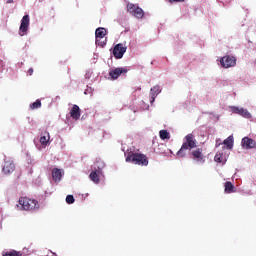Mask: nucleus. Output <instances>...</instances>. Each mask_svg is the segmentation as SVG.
<instances>
[{
	"label": "nucleus",
	"instance_id": "f257e3e1",
	"mask_svg": "<svg viewBox=\"0 0 256 256\" xmlns=\"http://www.w3.org/2000/svg\"><path fill=\"white\" fill-rule=\"evenodd\" d=\"M128 163H134V165H140V167H147L149 165V158L147 155L141 153H131L126 157Z\"/></svg>",
	"mask_w": 256,
	"mask_h": 256
},
{
	"label": "nucleus",
	"instance_id": "f03ea898",
	"mask_svg": "<svg viewBox=\"0 0 256 256\" xmlns=\"http://www.w3.org/2000/svg\"><path fill=\"white\" fill-rule=\"evenodd\" d=\"M22 211H37L39 209V201L28 197H21L18 201Z\"/></svg>",
	"mask_w": 256,
	"mask_h": 256
},
{
	"label": "nucleus",
	"instance_id": "7ed1b4c3",
	"mask_svg": "<svg viewBox=\"0 0 256 256\" xmlns=\"http://www.w3.org/2000/svg\"><path fill=\"white\" fill-rule=\"evenodd\" d=\"M127 11L130 15L136 17V19H143V17H145V12L143 11V9L136 4L128 3Z\"/></svg>",
	"mask_w": 256,
	"mask_h": 256
},
{
	"label": "nucleus",
	"instance_id": "20e7f679",
	"mask_svg": "<svg viewBox=\"0 0 256 256\" xmlns=\"http://www.w3.org/2000/svg\"><path fill=\"white\" fill-rule=\"evenodd\" d=\"M220 64L224 69H229L230 67H235L237 65V58L234 56L226 55L221 58Z\"/></svg>",
	"mask_w": 256,
	"mask_h": 256
},
{
	"label": "nucleus",
	"instance_id": "39448f33",
	"mask_svg": "<svg viewBox=\"0 0 256 256\" xmlns=\"http://www.w3.org/2000/svg\"><path fill=\"white\" fill-rule=\"evenodd\" d=\"M29 23H30L29 15H24L19 27L20 37H25V35H27V32L29 31Z\"/></svg>",
	"mask_w": 256,
	"mask_h": 256
},
{
	"label": "nucleus",
	"instance_id": "423d86ee",
	"mask_svg": "<svg viewBox=\"0 0 256 256\" xmlns=\"http://www.w3.org/2000/svg\"><path fill=\"white\" fill-rule=\"evenodd\" d=\"M182 145L188 148L189 151H191V149H195V147H197V139H195V135H193L192 133L186 135L185 142H183Z\"/></svg>",
	"mask_w": 256,
	"mask_h": 256
},
{
	"label": "nucleus",
	"instance_id": "0eeeda50",
	"mask_svg": "<svg viewBox=\"0 0 256 256\" xmlns=\"http://www.w3.org/2000/svg\"><path fill=\"white\" fill-rule=\"evenodd\" d=\"M127 52V47L123 43L117 44L113 49V55L116 59H123V55Z\"/></svg>",
	"mask_w": 256,
	"mask_h": 256
},
{
	"label": "nucleus",
	"instance_id": "6e6552de",
	"mask_svg": "<svg viewBox=\"0 0 256 256\" xmlns=\"http://www.w3.org/2000/svg\"><path fill=\"white\" fill-rule=\"evenodd\" d=\"M242 149H255L256 141L253 138L244 137L241 141Z\"/></svg>",
	"mask_w": 256,
	"mask_h": 256
},
{
	"label": "nucleus",
	"instance_id": "1a4fd4ad",
	"mask_svg": "<svg viewBox=\"0 0 256 256\" xmlns=\"http://www.w3.org/2000/svg\"><path fill=\"white\" fill-rule=\"evenodd\" d=\"M192 159L198 163H205V156L203 155V149L198 148L191 152Z\"/></svg>",
	"mask_w": 256,
	"mask_h": 256
},
{
	"label": "nucleus",
	"instance_id": "9d476101",
	"mask_svg": "<svg viewBox=\"0 0 256 256\" xmlns=\"http://www.w3.org/2000/svg\"><path fill=\"white\" fill-rule=\"evenodd\" d=\"M125 73H127L126 68H115L109 72V75L112 79H119V77Z\"/></svg>",
	"mask_w": 256,
	"mask_h": 256
},
{
	"label": "nucleus",
	"instance_id": "9b49d317",
	"mask_svg": "<svg viewBox=\"0 0 256 256\" xmlns=\"http://www.w3.org/2000/svg\"><path fill=\"white\" fill-rule=\"evenodd\" d=\"M70 117H72L75 121L81 118V108L74 104L72 109L70 110Z\"/></svg>",
	"mask_w": 256,
	"mask_h": 256
},
{
	"label": "nucleus",
	"instance_id": "f8f14e48",
	"mask_svg": "<svg viewBox=\"0 0 256 256\" xmlns=\"http://www.w3.org/2000/svg\"><path fill=\"white\" fill-rule=\"evenodd\" d=\"M63 177V171L59 168H54L52 170V179L53 181L57 182V181H61Z\"/></svg>",
	"mask_w": 256,
	"mask_h": 256
},
{
	"label": "nucleus",
	"instance_id": "ddd939ff",
	"mask_svg": "<svg viewBox=\"0 0 256 256\" xmlns=\"http://www.w3.org/2000/svg\"><path fill=\"white\" fill-rule=\"evenodd\" d=\"M2 171L5 175H9V173H13V171H15V164L6 162L2 168Z\"/></svg>",
	"mask_w": 256,
	"mask_h": 256
},
{
	"label": "nucleus",
	"instance_id": "4468645a",
	"mask_svg": "<svg viewBox=\"0 0 256 256\" xmlns=\"http://www.w3.org/2000/svg\"><path fill=\"white\" fill-rule=\"evenodd\" d=\"M96 39L99 41V39H104L105 35H107V30L105 28H98L95 31Z\"/></svg>",
	"mask_w": 256,
	"mask_h": 256
},
{
	"label": "nucleus",
	"instance_id": "2eb2a0df",
	"mask_svg": "<svg viewBox=\"0 0 256 256\" xmlns=\"http://www.w3.org/2000/svg\"><path fill=\"white\" fill-rule=\"evenodd\" d=\"M161 93V89L159 88V86H154L153 88H151L150 90V95H151V103H153V101H155V98Z\"/></svg>",
	"mask_w": 256,
	"mask_h": 256
},
{
	"label": "nucleus",
	"instance_id": "dca6fc26",
	"mask_svg": "<svg viewBox=\"0 0 256 256\" xmlns=\"http://www.w3.org/2000/svg\"><path fill=\"white\" fill-rule=\"evenodd\" d=\"M49 139H51L49 132L45 131L44 133H42V135L40 137L41 145H47V143H49Z\"/></svg>",
	"mask_w": 256,
	"mask_h": 256
},
{
	"label": "nucleus",
	"instance_id": "f3484780",
	"mask_svg": "<svg viewBox=\"0 0 256 256\" xmlns=\"http://www.w3.org/2000/svg\"><path fill=\"white\" fill-rule=\"evenodd\" d=\"M188 150H189V149L186 148L185 146H183V144H182V146H181V148H180V151H178V152L176 153L177 157H179L180 159H183L184 157L187 156V151H188Z\"/></svg>",
	"mask_w": 256,
	"mask_h": 256
},
{
	"label": "nucleus",
	"instance_id": "a211bd4d",
	"mask_svg": "<svg viewBox=\"0 0 256 256\" xmlns=\"http://www.w3.org/2000/svg\"><path fill=\"white\" fill-rule=\"evenodd\" d=\"M225 193H235V186L233 183L229 181L225 182Z\"/></svg>",
	"mask_w": 256,
	"mask_h": 256
},
{
	"label": "nucleus",
	"instance_id": "6ab92c4d",
	"mask_svg": "<svg viewBox=\"0 0 256 256\" xmlns=\"http://www.w3.org/2000/svg\"><path fill=\"white\" fill-rule=\"evenodd\" d=\"M91 181H93V183L98 184L100 179H99V171H92L89 175Z\"/></svg>",
	"mask_w": 256,
	"mask_h": 256
},
{
	"label": "nucleus",
	"instance_id": "aec40b11",
	"mask_svg": "<svg viewBox=\"0 0 256 256\" xmlns=\"http://www.w3.org/2000/svg\"><path fill=\"white\" fill-rule=\"evenodd\" d=\"M2 256H23V253H21L17 250H10L7 252H3Z\"/></svg>",
	"mask_w": 256,
	"mask_h": 256
},
{
	"label": "nucleus",
	"instance_id": "412c9836",
	"mask_svg": "<svg viewBox=\"0 0 256 256\" xmlns=\"http://www.w3.org/2000/svg\"><path fill=\"white\" fill-rule=\"evenodd\" d=\"M223 143L226 145L227 149H233V136H229Z\"/></svg>",
	"mask_w": 256,
	"mask_h": 256
},
{
	"label": "nucleus",
	"instance_id": "4be33fe9",
	"mask_svg": "<svg viewBox=\"0 0 256 256\" xmlns=\"http://www.w3.org/2000/svg\"><path fill=\"white\" fill-rule=\"evenodd\" d=\"M159 135H160V139L162 140L171 138V135L167 132V130H160Z\"/></svg>",
	"mask_w": 256,
	"mask_h": 256
},
{
	"label": "nucleus",
	"instance_id": "5701e85b",
	"mask_svg": "<svg viewBox=\"0 0 256 256\" xmlns=\"http://www.w3.org/2000/svg\"><path fill=\"white\" fill-rule=\"evenodd\" d=\"M30 109H41V100L37 99L35 102L30 104Z\"/></svg>",
	"mask_w": 256,
	"mask_h": 256
},
{
	"label": "nucleus",
	"instance_id": "b1692460",
	"mask_svg": "<svg viewBox=\"0 0 256 256\" xmlns=\"http://www.w3.org/2000/svg\"><path fill=\"white\" fill-rule=\"evenodd\" d=\"M240 115L242 117H245L246 119H251V113H249V111L247 109L242 108Z\"/></svg>",
	"mask_w": 256,
	"mask_h": 256
},
{
	"label": "nucleus",
	"instance_id": "393cba45",
	"mask_svg": "<svg viewBox=\"0 0 256 256\" xmlns=\"http://www.w3.org/2000/svg\"><path fill=\"white\" fill-rule=\"evenodd\" d=\"M66 203H68V205H73V203H75V197H73V195L66 196Z\"/></svg>",
	"mask_w": 256,
	"mask_h": 256
},
{
	"label": "nucleus",
	"instance_id": "a878e982",
	"mask_svg": "<svg viewBox=\"0 0 256 256\" xmlns=\"http://www.w3.org/2000/svg\"><path fill=\"white\" fill-rule=\"evenodd\" d=\"M223 155L222 154H216L214 157V161H216V163H222L223 162Z\"/></svg>",
	"mask_w": 256,
	"mask_h": 256
},
{
	"label": "nucleus",
	"instance_id": "bb28decb",
	"mask_svg": "<svg viewBox=\"0 0 256 256\" xmlns=\"http://www.w3.org/2000/svg\"><path fill=\"white\" fill-rule=\"evenodd\" d=\"M96 45H98V47H105L106 43L103 41V38H99L98 41L96 38Z\"/></svg>",
	"mask_w": 256,
	"mask_h": 256
},
{
	"label": "nucleus",
	"instance_id": "cd10ccee",
	"mask_svg": "<svg viewBox=\"0 0 256 256\" xmlns=\"http://www.w3.org/2000/svg\"><path fill=\"white\" fill-rule=\"evenodd\" d=\"M241 110H243V108H239V107H233L232 108L233 113H237V115H240Z\"/></svg>",
	"mask_w": 256,
	"mask_h": 256
},
{
	"label": "nucleus",
	"instance_id": "c85d7f7f",
	"mask_svg": "<svg viewBox=\"0 0 256 256\" xmlns=\"http://www.w3.org/2000/svg\"><path fill=\"white\" fill-rule=\"evenodd\" d=\"M169 3H183L185 0H168Z\"/></svg>",
	"mask_w": 256,
	"mask_h": 256
},
{
	"label": "nucleus",
	"instance_id": "c756f323",
	"mask_svg": "<svg viewBox=\"0 0 256 256\" xmlns=\"http://www.w3.org/2000/svg\"><path fill=\"white\" fill-rule=\"evenodd\" d=\"M28 75H33V68H29Z\"/></svg>",
	"mask_w": 256,
	"mask_h": 256
},
{
	"label": "nucleus",
	"instance_id": "7c9ffc66",
	"mask_svg": "<svg viewBox=\"0 0 256 256\" xmlns=\"http://www.w3.org/2000/svg\"><path fill=\"white\" fill-rule=\"evenodd\" d=\"M7 4L13 3V0H6Z\"/></svg>",
	"mask_w": 256,
	"mask_h": 256
},
{
	"label": "nucleus",
	"instance_id": "2f4dec72",
	"mask_svg": "<svg viewBox=\"0 0 256 256\" xmlns=\"http://www.w3.org/2000/svg\"><path fill=\"white\" fill-rule=\"evenodd\" d=\"M52 255H53V256H57V254H55V253H53Z\"/></svg>",
	"mask_w": 256,
	"mask_h": 256
}]
</instances>
